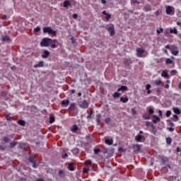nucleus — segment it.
<instances>
[{"label": "nucleus", "mask_w": 181, "mask_h": 181, "mask_svg": "<svg viewBox=\"0 0 181 181\" xmlns=\"http://www.w3.org/2000/svg\"><path fill=\"white\" fill-rule=\"evenodd\" d=\"M49 56H50V52L45 49L42 52V54L41 55L42 59H47L49 57Z\"/></svg>", "instance_id": "0eeeda50"}, {"label": "nucleus", "mask_w": 181, "mask_h": 181, "mask_svg": "<svg viewBox=\"0 0 181 181\" xmlns=\"http://www.w3.org/2000/svg\"><path fill=\"white\" fill-rule=\"evenodd\" d=\"M68 169H69V170H71V172H73V170H74V166L73 165V163H70L68 165Z\"/></svg>", "instance_id": "2f4dec72"}, {"label": "nucleus", "mask_w": 181, "mask_h": 181, "mask_svg": "<svg viewBox=\"0 0 181 181\" xmlns=\"http://www.w3.org/2000/svg\"><path fill=\"white\" fill-rule=\"evenodd\" d=\"M79 107L83 110L88 108V102H87V100H83V102L81 104H79Z\"/></svg>", "instance_id": "423d86ee"}, {"label": "nucleus", "mask_w": 181, "mask_h": 181, "mask_svg": "<svg viewBox=\"0 0 181 181\" xmlns=\"http://www.w3.org/2000/svg\"><path fill=\"white\" fill-rule=\"evenodd\" d=\"M136 142H141L142 141V135L138 134L135 138Z\"/></svg>", "instance_id": "c756f323"}, {"label": "nucleus", "mask_w": 181, "mask_h": 181, "mask_svg": "<svg viewBox=\"0 0 181 181\" xmlns=\"http://www.w3.org/2000/svg\"><path fill=\"white\" fill-rule=\"evenodd\" d=\"M100 152H101V150L99 148H95L94 149V153L95 155H97V153H100Z\"/></svg>", "instance_id": "49530a36"}, {"label": "nucleus", "mask_w": 181, "mask_h": 181, "mask_svg": "<svg viewBox=\"0 0 181 181\" xmlns=\"http://www.w3.org/2000/svg\"><path fill=\"white\" fill-rule=\"evenodd\" d=\"M124 64H125V66H131V64H132V59H131V58L126 59L124 62Z\"/></svg>", "instance_id": "ddd939ff"}, {"label": "nucleus", "mask_w": 181, "mask_h": 181, "mask_svg": "<svg viewBox=\"0 0 181 181\" xmlns=\"http://www.w3.org/2000/svg\"><path fill=\"white\" fill-rule=\"evenodd\" d=\"M43 33H48V35H52L53 36L57 33V31L54 30L50 27H45L43 28Z\"/></svg>", "instance_id": "7ed1b4c3"}, {"label": "nucleus", "mask_w": 181, "mask_h": 181, "mask_svg": "<svg viewBox=\"0 0 181 181\" xmlns=\"http://www.w3.org/2000/svg\"><path fill=\"white\" fill-rule=\"evenodd\" d=\"M71 5V3H70V1H65L64 2V8H69Z\"/></svg>", "instance_id": "cd10ccee"}, {"label": "nucleus", "mask_w": 181, "mask_h": 181, "mask_svg": "<svg viewBox=\"0 0 181 181\" xmlns=\"http://www.w3.org/2000/svg\"><path fill=\"white\" fill-rule=\"evenodd\" d=\"M120 101H121L122 103H128L129 99H128V98H123V97H121V98H120Z\"/></svg>", "instance_id": "f704fd0d"}, {"label": "nucleus", "mask_w": 181, "mask_h": 181, "mask_svg": "<svg viewBox=\"0 0 181 181\" xmlns=\"http://www.w3.org/2000/svg\"><path fill=\"white\" fill-rule=\"evenodd\" d=\"M163 90V89L162 88H157L156 93H158V94H160V93H162Z\"/></svg>", "instance_id": "37998d69"}, {"label": "nucleus", "mask_w": 181, "mask_h": 181, "mask_svg": "<svg viewBox=\"0 0 181 181\" xmlns=\"http://www.w3.org/2000/svg\"><path fill=\"white\" fill-rule=\"evenodd\" d=\"M89 170H90V169H88L87 168H83V173H88Z\"/></svg>", "instance_id": "603ef678"}, {"label": "nucleus", "mask_w": 181, "mask_h": 181, "mask_svg": "<svg viewBox=\"0 0 181 181\" xmlns=\"http://www.w3.org/2000/svg\"><path fill=\"white\" fill-rule=\"evenodd\" d=\"M176 74H177V71L176 69H173L170 71L171 76H176Z\"/></svg>", "instance_id": "58836bf2"}, {"label": "nucleus", "mask_w": 181, "mask_h": 181, "mask_svg": "<svg viewBox=\"0 0 181 181\" xmlns=\"http://www.w3.org/2000/svg\"><path fill=\"white\" fill-rule=\"evenodd\" d=\"M17 124H18V125H21V127H25V125H26V122H25V120L22 119L18 120Z\"/></svg>", "instance_id": "393cba45"}, {"label": "nucleus", "mask_w": 181, "mask_h": 181, "mask_svg": "<svg viewBox=\"0 0 181 181\" xmlns=\"http://www.w3.org/2000/svg\"><path fill=\"white\" fill-rule=\"evenodd\" d=\"M96 122L98 125H101V114L96 115Z\"/></svg>", "instance_id": "a211bd4d"}, {"label": "nucleus", "mask_w": 181, "mask_h": 181, "mask_svg": "<svg viewBox=\"0 0 181 181\" xmlns=\"http://www.w3.org/2000/svg\"><path fill=\"white\" fill-rule=\"evenodd\" d=\"M133 149L137 152H139V151H141V146L139 144H134Z\"/></svg>", "instance_id": "4be33fe9"}, {"label": "nucleus", "mask_w": 181, "mask_h": 181, "mask_svg": "<svg viewBox=\"0 0 181 181\" xmlns=\"http://www.w3.org/2000/svg\"><path fill=\"white\" fill-rule=\"evenodd\" d=\"M74 108H76V103H72L69 105V107L68 108L69 111H71V110H74Z\"/></svg>", "instance_id": "a878e982"}, {"label": "nucleus", "mask_w": 181, "mask_h": 181, "mask_svg": "<svg viewBox=\"0 0 181 181\" xmlns=\"http://www.w3.org/2000/svg\"><path fill=\"white\" fill-rule=\"evenodd\" d=\"M62 105H69V104H70V100H62L61 103Z\"/></svg>", "instance_id": "7c9ffc66"}, {"label": "nucleus", "mask_w": 181, "mask_h": 181, "mask_svg": "<svg viewBox=\"0 0 181 181\" xmlns=\"http://www.w3.org/2000/svg\"><path fill=\"white\" fill-rule=\"evenodd\" d=\"M50 46H51V48H52V49H56V48L58 47V45H56V42H55V43H52V44L50 45Z\"/></svg>", "instance_id": "79ce46f5"}, {"label": "nucleus", "mask_w": 181, "mask_h": 181, "mask_svg": "<svg viewBox=\"0 0 181 181\" xmlns=\"http://www.w3.org/2000/svg\"><path fill=\"white\" fill-rule=\"evenodd\" d=\"M178 88H180V90H181V82H180V83L178 84Z\"/></svg>", "instance_id": "774afa93"}, {"label": "nucleus", "mask_w": 181, "mask_h": 181, "mask_svg": "<svg viewBox=\"0 0 181 181\" xmlns=\"http://www.w3.org/2000/svg\"><path fill=\"white\" fill-rule=\"evenodd\" d=\"M6 119H7V121H11V116L7 115V116H6Z\"/></svg>", "instance_id": "680f3d73"}, {"label": "nucleus", "mask_w": 181, "mask_h": 181, "mask_svg": "<svg viewBox=\"0 0 181 181\" xmlns=\"http://www.w3.org/2000/svg\"><path fill=\"white\" fill-rule=\"evenodd\" d=\"M7 18H8V16H6V15H4L1 17L2 21H6Z\"/></svg>", "instance_id": "4d7b16f0"}, {"label": "nucleus", "mask_w": 181, "mask_h": 181, "mask_svg": "<svg viewBox=\"0 0 181 181\" xmlns=\"http://www.w3.org/2000/svg\"><path fill=\"white\" fill-rule=\"evenodd\" d=\"M170 49H171V54L173 56H177V54H179V48H177L176 45H172L170 47Z\"/></svg>", "instance_id": "20e7f679"}, {"label": "nucleus", "mask_w": 181, "mask_h": 181, "mask_svg": "<svg viewBox=\"0 0 181 181\" xmlns=\"http://www.w3.org/2000/svg\"><path fill=\"white\" fill-rule=\"evenodd\" d=\"M91 114H93V110L90 111V114L87 116V118L90 119L91 118Z\"/></svg>", "instance_id": "052dcab7"}, {"label": "nucleus", "mask_w": 181, "mask_h": 181, "mask_svg": "<svg viewBox=\"0 0 181 181\" xmlns=\"http://www.w3.org/2000/svg\"><path fill=\"white\" fill-rule=\"evenodd\" d=\"M168 130H169L170 132H173V131H175V128H173V127H169V128H168Z\"/></svg>", "instance_id": "bf43d9fd"}, {"label": "nucleus", "mask_w": 181, "mask_h": 181, "mask_svg": "<svg viewBox=\"0 0 181 181\" xmlns=\"http://www.w3.org/2000/svg\"><path fill=\"white\" fill-rule=\"evenodd\" d=\"M144 12H151L152 11V8L151 7V5L147 4L144 8Z\"/></svg>", "instance_id": "f3484780"}, {"label": "nucleus", "mask_w": 181, "mask_h": 181, "mask_svg": "<svg viewBox=\"0 0 181 181\" xmlns=\"http://www.w3.org/2000/svg\"><path fill=\"white\" fill-rule=\"evenodd\" d=\"M173 111H174L175 114H177V115H180L181 114V110L179 107H173Z\"/></svg>", "instance_id": "412c9836"}, {"label": "nucleus", "mask_w": 181, "mask_h": 181, "mask_svg": "<svg viewBox=\"0 0 181 181\" xmlns=\"http://www.w3.org/2000/svg\"><path fill=\"white\" fill-rule=\"evenodd\" d=\"M4 142H6V144H8V142H9V137L5 136V137L4 138Z\"/></svg>", "instance_id": "3c124183"}, {"label": "nucleus", "mask_w": 181, "mask_h": 181, "mask_svg": "<svg viewBox=\"0 0 181 181\" xmlns=\"http://www.w3.org/2000/svg\"><path fill=\"white\" fill-rule=\"evenodd\" d=\"M165 12H166L167 15H170L171 13H173V10L172 9V6H168L165 8Z\"/></svg>", "instance_id": "f8f14e48"}, {"label": "nucleus", "mask_w": 181, "mask_h": 181, "mask_svg": "<svg viewBox=\"0 0 181 181\" xmlns=\"http://www.w3.org/2000/svg\"><path fill=\"white\" fill-rule=\"evenodd\" d=\"M148 113H149L151 115H152V114H153V112H155V110H154L153 108H152V107L148 108Z\"/></svg>", "instance_id": "ea45409f"}, {"label": "nucleus", "mask_w": 181, "mask_h": 181, "mask_svg": "<svg viewBox=\"0 0 181 181\" xmlns=\"http://www.w3.org/2000/svg\"><path fill=\"white\" fill-rule=\"evenodd\" d=\"M153 118H155L153 119V124H157V122H159V121H160V119L159 118V117L153 115Z\"/></svg>", "instance_id": "aec40b11"}, {"label": "nucleus", "mask_w": 181, "mask_h": 181, "mask_svg": "<svg viewBox=\"0 0 181 181\" xmlns=\"http://www.w3.org/2000/svg\"><path fill=\"white\" fill-rule=\"evenodd\" d=\"M151 87H152V86H151V84H147L146 86V90H151Z\"/></svg>", "instance_id": "13d9d810"}, {"label": "nucleus", "mask_w": 181, "mask_h": 181, "mask_svg": "<svg viewBox=\"0 0 181 181\" xmlns=\"http://www.w3.org/2000/svg\"><path fill=\"white\" fill-rule=\"evenodd\" d=\"M161 77H163L164 78H170V76H169V74H168V71L166 70L162 71Z\"/></svg>", "instance_id": "9d476101"}, {"label": "nucleus", "mask_w": 181, "mask_h": 181, "mask_svg": "<svg viewBox=\"0 0 181 181\" xmlns=\"http://www.w3.org/2000/svg\"><path fill=\"white\" fill-rule=\"evenodd\" d=\"M119 97H121V93H118V92H115L113 94V98H119Z\"/></svg>", "instance_id": "c9c22d12"}, {"label": "nucleus", "mask_w": 181, "mask_h": 181, "mask_svg": "<svg viewBox=\"0 0 181 181\" xmlns=\"http://www.w3.org/2000/svg\"><path fill=\"white\" fill-rule=\"evenodd\" d=\"M155 84L156 86H160V84L161 86H163L164 83L162 81L158 80L155 81Z\"/></svg>", "instance_id": "e433bc0d"}, {"label": "nucleus", "mask_w": 181, "mask_h": 181, "mask_svg": "<svg viewBox=\"0 0 181 181\" xmlns=\"http://www.w3.org/2000/svg\"><path fill=\"white\" fill-rule=\"evenodd\" d=\"M54 122V117H50L49 124H53Z\"/></svg>", "instance_id": "864d4df0"}, {"label": "nucleus", "mask_w": 181, "mask_h": 181, "mask_svg": "<svg viewBox=\"0 0 181 181\" xmlns=\"http://www.w3.org/2000/svg\"><path fill=\"white\" fill-rule=\"evenodd\" d=\"M143 118L144 119H151V116L148 115V116H146V115H144L143 116Z\"/></svg>", "instance_id": "5fc2aeb1"}, {"label": "nucleus", "mask_w": 181, "mask_h": 181, "mask_svg": "<svg viewBox=\"0 0 181 181\" xmlns=\"http://www.w3.org/2000/svg\"><path fill=\"white\" fill-rule=\"evenodd\" d=\"M62 159H66V158H69V154L65 153L62 154Z\"/></svg>", "instance_id": "09e8293b"}, {"label": "nucleus", "mask_w": 181, "mask_h": 181, "mask_svg": "<svg viewBox=\"0 0 181 181\" xmlns=\"http://www.w3.org/2000/svg\"><path fill=\"white\" fill-rule=\"evenodd\" d=\"M132 4H133L134 5H135V4L139 5V4H141V1H137V0H132Z\"/></svg>", "instance_id": "a19ab883"}, {"label": "nucleus", "mask_w": 181, "mask_h": 181, "mask_svg": "<svg viewBox=\"0 0 181 181\" xmlns=\"http://www.w3.org/2000/svg\"><path fill=\"white\" fill-rule=\"evenodd\" d=\"M158 35H160V33H163V28H160V30H157Z\"/></svg>", "instance_id": "8fccbe9b"}, {"label": "nucleus", "mask_w": 181, "mask_h": 181, "mask_svg": "<svg viewBox=\"0 0 181 181\" xmlns=\"http://www.w3.org/2000/svg\"><path fill=\"white\" fill-rule=\"evenodd\" d=\"M106 30L110 32V36H114V35H115V27L112 23H110L106 26Z\"/></svg>", "instance_id": "f03ea898"}, {"label": "nucleus", "mask_w": 181, "mask_h": 181, "mask_svg": "<svg viewBox=\"0 0 181 181\" xmlns=\"http://www.w3.org/2000/svg\"><path fill=\"white\" fill-rule=\"evenodd\" d=\"M132 111L133 114H134V115L136 114V110H135L134 108H132Z\"/></svg>", "instance_id": "0e129e2a"}, {"label": "nucleus", "mask_w": 181, "mask_h": 181, "mask_svg": "<svg viewBox=\"0 0 181 181\" xmlns=\"http://www.w3.org/2000/svg\"><path fill=\"white\" fill-rule=\"evenodd\" d=\"M165 141H166V144H167L168 145H172V138H170V137H167V138L165 139Z\"/></svg>", "instance_id": "473e14b6"}, {"label": "nucleus", "mask_w": 181, "mask_h": 181, "mask_svg": "<svg viewBox=\"0 0 181 181\" xmlns=\"http://www.w3.org/2000/svg\"><path fill=\"white\" fill-rule=\"evenodd\" d=\"M105 144H106V145H112V144H114V140L106 139L105 140Z\"/></svg>", "instance_id": "5701e85b"}, {"label": "nucleus", "mask_w": 181, "mask_h": 181, "mask_svg": "<svg viewBox=\"0 0 181 181\" xmlns=\"http://www.w3.org/2000/svg\"><path fill=\"white\" fill-rule=\"evenodd\" d=\"M52 43H57V40L49 38V37H44L41 42L40 46L41 47H49Z\"/></svg>", "instance_id": "f257e3e1"}, {"label": "nucleus", "mask_w": 181, "mask_h": 181, "mask_svg": "<svg viewBox=\"0 0 181 181\" xmlns=\"http://www.w3.org/2000/svg\"><path fill=\"white\" fill-rule=\"evenodd\" d=\"M16 145H18V141H13L11 143H10V148H15Z\"/></svg>", "instance_id": "72a5a7b5"}, {"label": "nucleus", "mask_w": 181, "mask_h": 181, "mask_svg": "<svg viewBox=\"0 0 181 181\" xmlns=\"http://www.w3.org/2000/svg\"><path fill=\"white\" fill-rule=\"evenodd\" d=\"M58 176H59V177H61L62 179H63V177H65L66 173L64 172V170H59L58 171Z\"/></svg>", "instance_id": "1a4fd4ad"}, {"label": "nucleus", "mask_w": 181, "mask_h": 181, "mask_svg": "<svg viewBox=\"0 0 181 181\" xmlns=\"http://www.w3.org/2000/svg\"><path fill=\"white\" fill-rule=\"evenodd\" d=\"M105 124H110L111 122V118L107 117V118L105 119Z\"/></svg>", "instance_id": "c03bdc74"}, {"label": "nucleus", "mask_w": 181, "mask_h": 181, "mask_svg": "<svg viewBox=\"0 0 181 181\" xmlns=\"http://www.w3.org/2000/svg\"><path fill=\"white\" fill-rule=\"evenodd\" d=\"M173 118H175V119H179V117L177 116V115H174Z\"/></svg>", "instance_id": "e2e57ef3"}, {"label": "nucleus", "mask_w": 181, "mask_h": 181, "mask_svg": "<svg viewBox=\"0 0 181 181\" xmlns=\"http://www.w3.org/2000/svg\"><path fill=\"white\" fill-rule=\"evenodd\" d=\"M34 69H39V67H45V62L40 61L37 64L33 66Z\"/></svg>", "instance_id": "6e6552de"}, {"label": "nucleus", "mask_w": 181, "mask_h": 181, "mask_svg": "<svg viewBox=\"0 0 181 181\" xmlns=\"http://www.w3.org/2000/svg\"><path fill=\"white\" fill-rule=\"evenodd\" d=\"M171 115H172V112L170 110H168L165 113V115L167 117H170Z\"/></svg>", "instance_id": "a18cd8bd"}, {"label": "nucleus", "mask_w": 181, "mask_h": 181, "mask_svg": "<svg viewBox=\"0 0 181 181\" xmlns=\"http://www.w3.org/2000/svg\"><path fill=\"white\" fill-rule=\"evenodd\" d=\"M101 3L104 4H107V1L106 0H101Z\"/></svg>", "instance_id": "69168bd1"}, {"label": "nucleus", "mask_w": 181, "mask_h": 181, "mask_svg": "<svg viewBox=\"0 0 181 181\" xmlns=\"http://www.w3.org/2000/svg\"><path fill=\"white\" fill-rule=\"evenodd\" d=\"M34 32H40V26H37L35 28H34Z\"/></svg>", "instance_id": "de8ad7c7"}, {"label": "nucleus", "mask_w": 181, "mask_h": 181, "mask_svg": "<svg viewBox=\"0 0 181 181\" xmlns=\"http://www.w3.org/2000/svg\"><path fill=\"white\" fill-rule=\"evenodd\" d=\"M73 155H78L80 153V150L78 148H74L71 150Z\"/></svg>", "instance_id": "b1692460"}, {"label": "nucleus", "mask_w": 181, "mask_h": 181, "mask_svg": "<svg viewBox=\"0 0 181 181\" xmlns=\"http://www.w3.org/2000/svg\"><path fill=\"white\" fill-rule=\"evenodd\" d=\"M2 42H11V37L9 35H5L1 37Z\"/></svg>", "instance_id": "4468645a"}, {"label": "nucleus", "mask_w": 181, "mask_h": 181, "mask_svg": "<svg viewBox=\"0 0 181 181\" xmlns=\"http://www.w3.org/2000/svg\"><path fill=\"white\" fill-rule=\"evenodd\" d=\"M160 158L161 159V163H163V165H165V163L168 162V157H165L164 156H160Z\"/></svg>", "instance_id": "6ab92c4d"}, {"label": "nucleus", "mask_w": 181, "mask_h": 181, "mask_svg": "<svg viewBox=\"0 0 181 181\" xmlns=\"http://www.w3.org/2000/svg\"><path fill=\"white\" fill-rule=\"evenodd\" d=\"M102 13L105 16L106 21H110V19H111V14L107 13L106 11H103Z\"/></svg>", "instance_id": "2eb2a0df"}, {"label": "nucleus", "mask_w": 181, "mask_h": 181, "mask_svg": "<svg viewBox=\"0 0 181 181\" xmlns=\"http://www.w3.org/2000/svg\"><path fill=\"white\" fill-rule=\"evenodd\" d=\"M72 18H74V19H77V18H78V15L77 13H74Z\"/></svg>", "instance_id": "6e6d98bb"}, {"label": "nucleus", "mask_w": 181, "mask_h": 181, "mask_svg": "<svg viewBox=\"0 0 181 181\" xmlns=\"http://www.w3.org/2000/svg\"><path fill=\"white\" fill-rule=\"evenodd\" d=\"M170 33L177 35V29H176V28H170Z\"/></svg>", "instance_id": "bb28decb"}, {"label": "nucleus", "mask_w": 181, "mask_h": 181, "mask_svg": "<svg viewBox=\"0 0 181 181\" xmlns=\"http://www.w3.org/2000/svg\"><path fill=\"white\" fill-rule=\"evenodd\" d=\"M128 90V87L126 86H122L120 88L117 89V91H122V93H124V91H127Z\"/></svg>", "instance_id": "dca6fc26"}, {"label": "nucleus", "mask_w": 181, "mask_h": 181, "mask_svg": "<svg viewBox=\"0 0 181 181\" xmlns=\"http://www.w3.org/2000/svg\"><path fill=\"white\" fill-rule=\"evenodd\" d=\"M28 160L30 162V163H33V168H36V160H35V158H33V156H30Z\"/></svg>", "instance_id": "9b49d317"}, {"label": "nucleus", "mask_w": 181, "mask_h": 181, "mask_svg": "<svg viewBox=\"0 0 181 181\" xmlns=\"http://www.w3.org/2000/svg\"><path fill=\"white\" fill-rule=\"evenodd\" d=\"M172 63H173V61H172V59H170V58L166 59L165 60L166 64H172Z\"/></svg>", "instance_id": "4c0bfd02"}, {"label": "nucleus", "mask_w": 181, "mask_h": 181, "mask_svg": "<svg viewBox=\"0 0 181 181\" xmlns=\"http://www.w3.org/2000/svg\"><path fill=\"white\" fill-rule=\"evenodd\" d=\"M170 86L169 84H166L165 85V88H167V90H168V88H170Z\"/></svg>", "instance_id": "338daca9"}, {"label": "nucleus", "mask_w": 181, "mask_h": 181, "mask_svg": "<svg viewBox=\"0 0 181 181\" xmlns=\"http://www.w3.org/2000/svg\"><path fill=\"white\" fill-rule=\"evenodd\" d=\"M136 51L137 52V57H144L142 55L145 53V49H144V48H136Z\"/></svg>", "instance_id": "39448f33"}, {"label": "nucleus", "mask_w": 181, "mask_h": 181, "mask_svg": "<svg viewBox=\"0 0 181 181\" xmlns=\"http://www.w3.org/2000/svg\"><path fill=\"white\" fill-rule=\"evenodd\" d=\"M71 131V132H76V131H78V127L76 124H74Z\"/></svg>", "instance_id": "c85d7f7f"}]
</instances>
